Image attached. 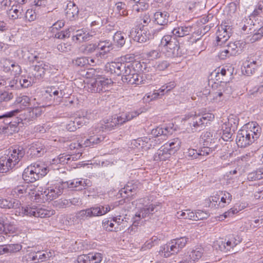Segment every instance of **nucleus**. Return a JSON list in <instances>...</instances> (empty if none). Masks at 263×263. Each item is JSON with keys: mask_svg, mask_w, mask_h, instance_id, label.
<instances>
[{"mask_svg": "<svg viewBox=\"0 0 263 263\" xmlns=\"http://www.w3.org/2000/svg\"><path fill=\"white\" fill-rule=\"evenodd\" d=\"M20 202L15 199H3L0 197V207L2 208L15 209V214L22 216H34L47 218L55 214L53 210H48L40 206H26L20 207Z\"/></svg>", "mask_w": 263, "mask_h": 263, "instance_id": "obj_1", "label": "nucleus"}, {"mask_svg": "<svg viewBox=\"0 0 263 263\" xmlns=\"http://www.w3.org/2000/svg\"><path fill=\"white\" fill-rule=\"evenodd\" d=\"M187 256L192 263H197L204 257V251L201 247H197L187 253Z\"/></svg>", "mask_w": 263, "mask_h": 263, "instance_id": "obj_19", "label": "nucleus"}, {"mask_svg": "<svg viewBox=\"0 0 263 263\" xmlns=\"http://www.w3.org/2000/svg\"><path fill=\"white\" fill-rule=\"evenodd\" d=\"M251 126L248 128L247 127H243L240 129L238 133L236 138V143L238 146L240 147H245L252 144L259 137L258 133V127H256L255 124H253V130L251 129Z\"/></svg>", "mask_w": 263, "mask_h": 263, "instance_id": "obj_5", "label": "nucleus"}, {"mask_svg": "<svg viewBox=\"0 0 263 263\" xmlns=\"http://www.w3.org/2000/svg\"><path fill=\"white\" fill-rule=\"evenodd\" d=\"M87 117L85 116L82 117L76 118L74 120L69 121L66 124V129L69 132H74L77 128H79V126H82L85 124L88 119Z\"/></svg>", "mask_w": 263, "mask_h": 263, "instance_id": "obj_21", "label": "nucleus"}, {"mask_svg": "<svg viewBox=\"0 0 263 263\" xmlns=\"http://www.w3.org/2000/svg\"><path fill=\"white\" fill-rule=\"evenodd\" d=\"M102 228L107 231H118L114 217L104 219L102 221Z\"/></svg>", "mask_w": 263, "mask_h": 263, "instance_id": "obj_35", "label": "nucleus"}, {"mask_svg": "<svg viewBox=\"0 0 263 263\" xmlns=\"http://www.w3.org/2000/svg\"><path fill=\"white\" fill-rule=\"evenodd\" d=\"M96 216L95 207L93 206L78 211L72 217L71 220L73 224H79L91 217Z\"/></svg>", "mask_w": 263, "mask_h": 263, "instance_id": "obj_11", "label": "nucleus"}, {"mask_svg": "<svg viewBox=\"0 0 263 263\" xmlns=\"http://www.w3.org/2000/svg\"><path fill=\"white\" fill-rule=\"evenodd\" d=\"M214 119V115L211 113H205L202 115L190 114L183 118L184 124L187 126V128L194 132L200 127H202L209 122Z\"/></svg>", "mask_w": 263, "mask_h": 263, "instance_id": "obj_3", "label": "nucleus"}, {"mask_svg": "<svg viewBox=\"0 0 263 263\" xmlns=\"http://www.w3.org/2000/svg\"><path fill=\"white\" fill-rule=\"evenodd\" d=\"M189 238L186 237H181L171 240L169 242L172 245L174 252L177 254L186 245Z\"/></svg>", "mask_w": 263, "mask_h": 263, "instance_id": "obj_24", "label": "nucleus"}, {"mask_svg": "<svg viewBox=\"0 0 263 263\" xmlns=\"http://www.w3.org/2000/svg\"><path fill=\"white\" fill-rule=\"evenodd\" d=\"M136 210L135 214L133 217V224L128 228V232H135V229L138 226L140 222L151 214H154L158 210V205L154 204L150 202L147 197L140 198L133 202Z\"/></svg>", "mask_w": 263, "mask_h": 263, "instance_id": "obj_2", "label": "nucleus"}, {"mask_svg": "<svg viewBox=\"0 0 263 263\" xmlns=\"http://www.w3.org/2000/svg\"><path fill=\"white\" fill-rule=\"evenodd\" d=\"M120 68L123 82L129 85H139L144 83L143 77L137 73L131 63L122 62Z\"/></svg>", "mask_w": 263, "mask_h": 263, "instance_id": "obj_4", "label": "nucleus"}, {"mask_svg": "<svg viewBox=\"0 0 263 263\" xmlns=\"http://www.w3.org/2000/svg\"><path fill=\"white\" fill-rule=\"evenodd\" d=\"M238 211H239L236 208H231L229 210L223 213L222 215H221L217 217V219L219 221H222L224 220L226 218L232 216L235 214L237 213Z\"/></svg>", "mask_w": 263, "mask_h": 263, "instance_id": "obj_55", "label": "nucleus"}, {"mask_svg": "<svg viewBox=\"0 0 263 263\" xmlns=\"http://www.w3.org/2000/svg\"><path fill=\"white\" fill-rule=\"evenodd\" d=\"M13 95L11 92L0 90V103L3 102H8L12 99Z\"/></svg>", "mask_w": 263, "mask_h": 263, "instance_id": "obj_59", "label": "nucleus"}, {"mask_svg": "<svg viewBox=\"0 0 263 263\" xmlns=\"http://www.w3.org/2000/svg\"><path fill=\"white\" fill-rule=\"evenodd\" d=\"M4 70L5 71H10L11 73L15 77L20 75L22 72V69L18 64L10 61L6 62L4 66Z\"/></svg>", "mask_w": 263, "mask_h": 263, "instance_id": "obj_29", "label": "nucleus"}, {"mask_svg": "<svg viewBox=\"0 0 263 263\" xmlns=\"http://www.w3.org/2000/svg\"><path fill=\"white\" fill-rule=\"evenodd\" d=\"M122 200H120L115 202L114 204L106 205L105 206H94L95 212L96 213L97 216H101L105 215L111 210H113L115 207L122 204Z\"/></svg>", "mask_w": 263, "mask_h": 263, "instance_id": "obj_28", "label": "nucleus"}, {"mask_svg": "<svg viewBox=\"0 0 263 263\" xmlns=\"http://www.w3.org/2000/svg\"><path fill=\"white\" fill-rule=\"evenodd\" d=\"M223 124H227V126L232 129L236 130L237 128L238 120L233 117H229L228 121L224 122Z\"/></svg>", "mask_w": 263, "mask_h": 263, "instance_id": "obj_62", "label": "nucleus"}, {"mask_svg": "<svg viewBox=\"0 0 263 263\" xmlns=\"http://www.w3.org/2000/svg\"><path fill=\"white\" fill-rule=\"evenodd\" d=\"M176 216L179 219H187L193 220L194 212L189 209H187L178 211L176 214Z\"/></svg>", "mask_w": 263, "mask_h": 263, "instance_id": "obj_45", "label": "nucleus"}, {"mask_svg": "<svg viewBox=\"0 0 263 263\" xmlns=\"http://www.w3.org/2000/svg\"><path fill=\"white\" fill-rule=\"evenodd\" d=\"M85 29H80L76 31V34L73 36L72 40L79 42H84Z\"/></svg>", "mask_w": 263, "mask_h": 263, "instance_id": "obj_64", "label": "nucleus"}, {"mask_svg": "<svg viewBox=\"0 0 263 263\" xmlns=\"http://www.w3.org/2000/svg\"><path fill=\"white\" fill-rule=\"evenodd\" d=\"M140 113L138 111H132L127 113H123L120 116L111 117L103 121V129L111 130L117 125H121L126 121H129L137 117Z\"/></svg>", "mask_w": 263, "mask_h": 263, "instance_id": "obj_7", "label": "nucleus"}, {"mask_svg": "<svg viewBox=\"0 0 263 263\" xmlns=\"http://www.w3.org/2000/svg\"><path fill=\"white\" fill-rule=\"evenodd\" d=\"M216 86L217 91L213 94L214 100L220 101L222 96L227 97L232 92L233 89L229 82H220Z\"/></svg>", "mask_w": 263, "mask_h": 263, "instance_id": "obj_13", "label": "nucleus"}, {"mask_svg": "<svg viewBox=\"0 0 263 263\" xmlns=\"http://www.w3.org/2000/svg\"><path fill=\"white\" fill-rule=\"evenodd\" d=\"M181 143L180 140L177 138L170 140L163 145V147L172 154L179 149Z\"/></svg>", "mask_w": 263, "mask_h": 263, "instance_id": "obj_33", "label": "nucleus"}, {"mask_svg": "<svg viewBox=\"0 0 263 263\" xmlns=\"http://www.w3.org/2000/svg\"><path fill=\"white\" fill-rule=\"evenodd\" d=\"M259 65L257 61H246L243 63V71H245L248 76L253 74L255 72L257 67Z\"/></svg>", "mask_w": 263, "mask_h": 263, "instance_id": "obj_36", "label": "nucleus"}, {"mask_svg": "<svg viewBox=\"0 0 263 263\" xmlns=\"http://www.w3.org/2000/svg\"><path fill=\"white\" fill-rule=\"evenodd\" d=\"M26 193V189L23 185H19L13 189L11 192V194L15 198L22 197L24 194Z\"/></svg>", "mask_w": 263, "mask_h": 263, "instance_id": "obj_51", "label": "nucleus"}, {"mask_svg": "<svg viewBox=\"0 0 263 263\" xmlns=\"http://www.w3.org/2000/svg\"><path fill=\"white\" fill-rule=\"evenodd\" d=\"M170 129L167 127H157L152 130V135L155 137H157L159 136H166L170 134Z\"/></svg>", "mask_w": 263, "mask_h": 263, "instance_id": "obj_46", "label": "nucleus"}, {"mask_svg": "<svg viewBox=\"0 0 263 263\" xmlns=\"http://www.w3.org/2000/svg\"><path fill=\"white\" fill-rule=\"evenodd\" d=\"M217 139L213 138V134L208 131L204 132L200 136V141L203 143V147H208L210 149V153L214 149V144Z\"/></svg>", "mask_w": 263, "mask_h": 263, "instance_id": "obj_18", "label": "nucleus"}, {"mask_svg": "<svg viewBox=\"0 0 263 263\" xmlns=\"http://www.w3.org/2000/svg\"><path fill=\"white\" fill-rule=\"evenodd\" d=\"M76 160V157L75 156L65 155L63 154L59 156L58 158L56 160V162L61 164H68Z\"/></svg>", "mask_w": 263, "mask_h": 263, "instance_id": "obj_43", "label": "nucleus"}, {"mask_svg": "<svg viewBox=\"0 0 263 263\" xmlns=\"http://www.w3.org/2000/svg\"><path fill=\"white\" fill-rule=\"evenodd\" d=\"M159 254L161 256L165 258L169 257L172 255L176 254L174 252L172 246L170 245L169 242L160 247Z\"/></svg>", "mask_w": 263, "mask_h": 263, "instance_id": "obj_40", "label": "nucleus"}, {"mask_svg": "<svg viewBox=\"0 0 263 263\" xmlns=\"http://www.w3.org/2000/svg\"><path fill=\"white\" fill-rule=\"evenodd\" d=\"M169 13L166 11H157L155 13L154 17L155 21L158 25L164 26L168 23Z\"/></svg>", "mask_w": 263, "mask_h": 263, "instance_id": "obj_30", "label": "nucleus"}, {"mask_svg": "<svg viewBox=\"0 0 263 263\" xmlns=\"http://www.w3.org/2000/svg\"><path fill=\"white\" fill-rule=\"evenodd\" d=\"M7 14L11 20L21 18L24 15L23 7L21 5L13 4L11 8L7 10Z\"/></svg>", "mask_w": 263, "mask_h": 263, "instance_id": "obj_22", "label": "nucleus"}, {"mask_svg": "<svg viewBox=\"0 0 263 263\" xmlns=\"http://www.w3.org/2000/svg\"><path fill=\"white\" fill-rule=\"evenodd\" d=\"M111 79L105 78L102 77H98L95 81L89 84L88 89L92 92H100L102 91H106V88H107L109 85L112 84Z\"/></svg>", "mask_w": 263, "mask_h": 263, "instance_id": "obj_12", "label": "nucleus"}, {"mask_svg": "<svg viewBox=\"0 0 263 263\" xmlns=\"http://www.w3.org/2000/svg\"><path fill=\"white\" fill-rule=\"evenodd\" d=\"M126 34L121 31H117L113 36V40L116 45L119 47H122L125 43Z\"/></svg>", "mask_w": 263, "mask_h": 263, "instance_id": "obj_41", "label": "nucleus"}, {"mask_svg": "<svg viewBox=\"0 0 263 263\" xmlns=\"http://www.w3.org/2000/svg\"><path fill=\"white\" fill-rule=\"evenodd\" d=\"M220 199V195L216 194L211 196L205 200L206 205L211 208H219V200Z\"/></svg>", "mask_w": 263, "mask_h": 263, "instance_id": "obj_44", "label": "nucleus"}, {"mask_svg": "<svg viewBox=\"0 0 263 263\" xmlns=\"http://www.w3.org/2000/svg\"><path fill=\"white\" fill-rule=\"evenodd\" d=\"M116 10L120 16H126L128 12L126 11L125 4L122 2H118L116 4Z\"/></svg>", "mask_w": 263, "mask_h": 263, "instance_id": "obj_53", "label": "nucleus"}, {"mask_svg": "<svg viewBox=\"0 0 263 263\" xmlns=\"http://www.w3.org/2000/svg\"><path fill=\"white\" fill-rule=\"evenodd\" d=\"M21 55L25 61L30 63H34L35 61L38 62L39 59V54L33 49L28 50L26 48H23L21 50Z\"/></svg>", "mask_w": 263, "mask_h": 263, "instance_id": "obj_23", "label": "nucleus"}, {"mask_svg": "<svg viewBox=\"0 0 263 263\" xmlns=\"http://www.w3.org/2000/svg\"><path fill=\"white\" fill-rule=\"evenodd\" d=\"M97 48L101 50L100 52L97 53V55H99L101 58L113 49L111 42L107 40L100 41L97 44Z\"/></svg>", "mask_w": 263, "mask_h": 263, "instance_id": "obj_27", "label": "nucleus"}, {"mask_svg": "<svg viewBox=\"0 0 263 263\" xmlns=\"http://www.w3.org/2000/svg\"><path fill=\"white\" fill-rule=\"evenodd\" d=\"M18 111V110H13L0 115V120H3L2 122L4 124H11L10 118L15 116Z\"/></svg>", "mask_w": 263, "mask_h": 263, "instance_id": "obj_48", "label": "nucleus"}, {"mask_svg": "<svg viewBox=\"0 0 263 263\" xmlns=\"http://www.w3.org/2000/svg\"><path fill=\"white\" fill-rule=\"evenodd\" d=\"M192 31V26L183 25L175 27L172 31V33L174 37H181L190 34Z\"/></svg>", "mask_w": 263, "mask_h": 263, "instance_id": "obj_26", "label": "nucleus"}, {"mask_svg": "<svg viewBox=\"0 0 263 263\" xmlns=\"http://www.w3.org/2000/svg\"><path fill=\"white\" fill-rule=\"evenodd\" d=\"M138 187L137 184L133 183L132 182H129L124 186V188L121 189L119 193L120 196L123 198L125 197V196L123 195V194L127 195V196H132L136 192Z\"/></svg>", "mask_w": 263, "mask_h": 263, "instance_id": "obj_32", "label": "nucleus"}, {"mask_svg": "<svg viewBox=\"0 0 263 263\" xmlns=\"http://www.w3.org/2000/svg\"><path fill=\"white\" fill-rule=\"evenodd\" d=\"M42 114V108L41 107H34L29 108L25 110L24 112L23 120L26 122H30L35 119L37 117L41 116Z\"/></svg>", "mask_w": 263, "mask_h": 263, "instance_id": "obj_20", "label": "nucleus"}, {"mask_svg": "<svg viewBox=\"0 0 263 263\" xmlns=\"http://www.w3.org/2000/svg\"><path fill=\"white\" fill-rule=\"evenodd\" d=\"M222 130V135L221 138L224 141H231L232 137L235 130L232 129L230 127L227 126V124H222L221 126Z\"/></svg>", "mask_w": 263, "mask_h": 263, "instance_id": "obj_42", "label": "nucleus"}, {"mask_svg": "<svg viewBox=\"0 0 263 263\" xmlns=\"http://www.w3.org/2000/svg\"><path fill=\"white\" fill-rule=\"evenodd\" d=\"M48 172V168L43 165H28L24 171L22 177L26 182H34L45 176Z\"/></svg>", "mask_w": 263, "mask_h": 263, "instance_id": "obj_8", "label": "nucleus"}, {"mask_svg": "<svg viewBox=\"0 0 263 263\" xmlns=\"http://www.w3.org/2000/svg\"><path fill=\"white\" fill-rule=\"evenodd\" d=\"M79 10L74 4L68 5L66 9V16L69 20H72L78 16Z\"/></svg>", "mask_w": 263, "mask_h": 263, "instance_id": "obj_39", "label": "nucleus"}, {"mask_svg": "<svg viewBox=\"0 0 263 263\" xmlns=\"http://www.w3.org/2000/svg\"><path fill=\"white\" fill-rule=\"evenodd\" d=\"M37 65L33 66L32 74L36 79H41L44 77L45 72L51 69V66L48 63L43 62H37Z\"/></svg>", "mask_w": 263, "mask_h": 263, "instance_id": "obj_16", "label": "nucleus"}, {"mask_svg": "<svg viewBox=\"0 0 263 263\" xmlns=\"http://www.w3.org/2000/svg\"><path fill=\"white\" fill-rule=\"evenodd\" d=\"M210 153V149L208 147H202L198 152L194 149H189L187 152V156L192 159H203L202 157L209 155Z\"/></svg>", "mask_w": 263, "mask_h": 263, "instance_id": "obj_25", "label": "nucleus"}, {"mask_svg": "<svg viewBox=\"0 0 263 263\" xmlns=\"http://www.w3.org/2000/svg\"><path fill=\"white\" fill-rule=\"evenodd\" d=\"M170 66V63L166 61H161L156 62L154 67L156 70L163 71L167 68Z\"/></svg>", "mask_w": 263, "mask_h": 263, "instance_id": "obj_60", "label": "nucleus"}, {"mask_svg": "<svg viewBox=\"0 0 263 263\" xmlns=\"http://www.w3.org/2000/svg\"><path fill=\"white\" fill-rule=\"evenodd\" d=\"M72 64L78 67H84L89 64V59L85 57L77 58L72 60Z\"/></svg>", "mask_w": 263, "mask_h": 263, "instance_id": "obj_54", "label": "nucleus"}, {"mask_svg": "<svg viewBox=\"0 0 263 263\" xmlns=\"http://www.w3.org/2000/svg\"><path fill=\"white\" fill-rule=\"evenodd\" d=\"M74 29L73 27H70L68 29L59 32L55 34V37L59 39H64L68 38L70 36V32L73 31Z\"/></svg>", "mask_w": 263, "mask_h": 263, "instance_id": "obj_58", "label": "nucleus"}, {"mask_svg": "<svg viewBox=\"0 0 263 263\" xmlns=\"http://www.w3.org/2000/svg\"><path fill=\"white\" fill-rule=\"evenodd\" d=\"M122 62H112L107 63L105 66V70L111 73H114L117 76H121V69L120 67H121Z\"/></svg>", "mask_w": 263, "mask_h": 263, "instance_id": "obj_34", "label": "nucleus"}, {"mask_svg": "<svg viewBox=\"0 0 263 263\" xmlns=\"http://www.w3.org/2000/svg\"><path fill=\"white\" fill-rule=\"evenodd\" d=\"M171 154L164 147L158 149L154 156V160L156 162H163L171 157Z\"/></svg>", "mask_w": 263, "mask_h": 263, "instance_id": "obj_31", "label": "nucleus"}, {"mask_svg": "<svg viewBox=\"0 0 263 263\" xmlns=\"http://www.w3.org/2000/svg\"><path fill=\"white\" fill-rule=\"evenodd\" d=\"M22 249V246L20 243H11L0 247L3 253H14L20 251Z\"/></svg>", "mask_w": 263, "mask_h": 263, "instance_id": "obj_38", "label": "nucleus"}, {"mask_svg": "<svg viewBox=\"0 0 263 263\" xmlns=\"http://www.w3.org/2000/svg\"><path fill=\"white\" fill-rule=\"evenodd\" d=\"M72 45L68 43H62L57 45V49L62 52H67L72 49Z\"/></svg>", "mask_w": 263, "mask_h": 263, "instance_id": "obj_63", "label": "nucleus"}, {"mask_svg": "<svg viewBox=\"0 0 263 263\" xmlns=\"http://www.w3.org/2000/svg\"><path fill=\"white\" fill-rule=\"evenodd\" d=\"M213 247L216 250L226 252V247L224 246V240L223 238H220L214 241Z\"/></svg>", "mask_w": 263, "mask_h": 263, "instance_id": "obj_61", "label": "nucleus"}, {"mask_svg": "<svg viewBox=\"0 0 263 263\" xmlns=\"http://www.w3.org/2000/svg\"><path fill=\"white\" fill-rule=\"evenodd\" d=\"M160 45L163 47V52L168 58H175L181 55L178 42L171 35H164L161 40Z\"/></svg>", "mask_w": 263, "mask_h": 263, "instance_id": "obj_6", "label": "nucleus"}, {"mask_svg": "<svg viewBox=\"0 0 263 263\" xmlns=\"http://www.w3.org/2000/svg\"><path fill=\"white\" fill-rule=\"evenodd\" d=\"M219 195H220V199L218 203L219 208H223L231 202L232 200V195L230 193L226 191H222L219 193Z\"/></svg>", "mask_w": 263, "mask_h": 263, "instance_id": "obj_37", "label": "nucleus"}, {"mask_svg": "<svg viewBox=\"0 0 263 263\" xmlns=\"http://www.w3.org/2000/svg\"><path fill=\"white\" fill-rule=\"evenodd\" d=\"M263 15V0L260 1L255 9L250 15V17H255L257 16H261Z\"/></svg>", "mask_w": 263, "mask_h": 263, "instance_id": "obj_56", "label": "nucleus"}, {"mask_svg": "<svg viewBox=\"0 0 263 263\" xmlns=\"http://www.w3.org/2000/svg\"><path fill=\"white\" fill-rule=\"evenodd\" d=\"M245 45V43L240 41L229 43L220 50L218 54L219 58L224 60L227 57L240 54Z\"/></svg>", "mask_w": 263, "mask_h": 263, "instance_id": "obj_10", "label": "nucleus"}, {"mask_svg": "<svg viewBox=\"0 0 263 263\" xmlns=\"http://www.w3.org/2000/svg\"><path fill=\"white\" fill-rule=\"evenodd\" d=\"M97 48V44H89L82 46L81 50L84 54L88 55L93 53Z\"/></svg>", "mask_w": 263, "mask_h": 263, "instance_id": "obj_52", "label": "nucleus"}, {"mask_svg": "<svg viewBox=\"0 0 263 263\" xmlns=\"http://www.w3.org/2000/svg\"><path fill=\"white\" fill-rule=\"evenodd\" d=\"M63 183H67L65 185V189L67 187L70 189H75L76 190H82L91 185L90 180L87 179H76L68 181L63 182Z\"/></svg>", "mask_w": 263, "mask_h": 263, "instance_id": "obj_15", "label": "nucleus"}, {"mask_svg": "<svg viewBox=\"0 0 263 263\" xmlns=\"http://www.w3.org/2000/svg\"><path fill=\"white\" fill-rule=\"evenodd\" d=\"M209 214L205 211L198 210L194 212V217L193 220H200L206 219L209 217Z\"/></svg>", "mask_w": 263, "mask_h": 263, "instance_id": "obj_57", "label": "nucleus"}, {"mask_svg": "<svg viewBox=\"0 0 263 263\" xmlns=\"http://www.w3.org/2000/svg\"><path fill=\"white\" fill-rule=\"evenodd\" d=\"M159 240L156 236H153L149 240L146 241L143 246L141 248V250L145 251L147 249H151L155 245H157L159 243Z\"/></svg>", "mask_w": 263, "mask_h": 263, "instance_id": "obj_50", "label": "nucleus"}, {"mask_svg": "<svg viewBox=\"0 0 263 263\" xmlns=\"http://www.w3.org/2000/svg\"><path fill=\"white\" fill-rule=\"evenodd\" d=\"M52 255V253L50 252L38 251L29 253L27 256V260L33 261L35 262H43L48 259Z\"/></svg>", "mask_w": 263, "mask_h": 263, "instance_id": "obj_17", "label": "nucleus"}, {"mask_svg": "<svg viewBox=\"0 0 263 263\" xmlns=\"http://www.w3.org/2000/svg\"><path fill=\"white\" fill-rule=\"evenodd\" d=\"M67 183H63V181H57L52 185L42 191V198L47 201H51L58 198L61 195L63 190L65 189Z\"/></svg>", "mask_w": 263, "mask_h": 263, "instance_id": "obj_9", "label": "nucleus"}, {"mask_svg": "<svg viewBox=\"0 0 263 263\" xmlns=\"http://www.w3.org/2000/svg\"><path fill=\"white\" fill-rule=\"evenodd\" d=\"M143 31V26L142 27H136L133 28L130 31L129 36L133 38V40L136 42H139V40H137L139 37H141L142 33L144 34Z\"/></svg>", "mask_w": 263, "mask_h": 263, "instance_id": "obj_49", "label": "nucleus"}, {"mask_svg": "<svg viewBox=\"0 0 263 263\" xmlns=\"http://www.w3.org/2000/svg\"><path fill=\"white\" fill-rule=\"evenodd\" d=\"M10 152L11 154L10 156H8V158H7L6 164H7V163H13V164H17L24 157L25 153L24 148L20 146H15L12 147V149L10 150Z\"/></svg>", "mask_w": 263, "mask_h": 263, "instance_id": "obj_14", "label": "nucleus"}, {"mask_svg": "<svg viewBox=\"0 0 263 263\" xmlns=\"http://www.w3.org/2000/svg\"><path fill=\"white\" fill-rule=\"evenodd\" d=\"M89 263H100L103 259V255L99 252H90L87 254Z\"/></svg>", "mask_w": 263, "mask_h": 263, "instance_id": "obj_47", "label": "nucleus"}]
</instances>
